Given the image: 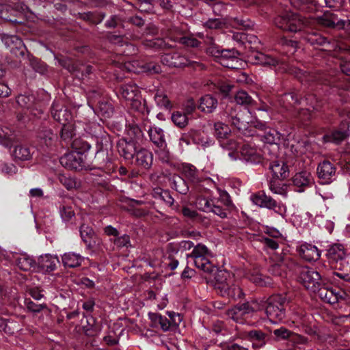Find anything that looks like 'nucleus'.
Here are the masks:
<instances>
[{"label":"nucleus","mask_w":350,"mask_h":350,"mask_svg":"<svg viewBox=\"0 0 350 350\" xmlns=\"http://www.w3.org/2000/svg\"><path fill=\"white\" fill-rule=\"evenodd\" d=\"M220 145L223 148L230 150L228 156L232 160L237 159V153H235L234 150L237 149L238 143L235 140L232 139H228L227 137L226 139L220 141Z\"/></svg>","instance_id":"obj_45"},{"label":"nucleus","mask_w":350,"mask_h":350,"mask_svg":"<svg viewBox=\"0 0 350 350\" xmlns=\"http://www.w3.org/2000/svg\"><path fill=\"white\" fill-rule=\"evenodd\" d=\"M130 105L131 107L140 113L143 116H146L148 115L150 110L148 109V107L146 106V102L145 100H142L141 95L139 94L138 96L136 97V98H134L133 100L130 101Z\"/></svg>","instance_id":"obj_38"},{"label":"nucleus","mask_w":350,"mask_h":350,"mask_svg":"<svg viewBox=\"0 0 350 350\" xmlns=\"http://www.w3.org/2000/svg\"><path fill=\"white\" fill-rule=\"evenodd\" d=\"M211 213L219 216L221 218L227 217L226 208L217 203L216 201L212 204Z\"/></svg>","instance_id":"obj_62"},{"label":"nucleus","mask_w":350,"mask_h":350,"mask_svg":"<svg viewBox=\"0 0 350 350\" xmlns=\"http://www.w3.org/2000/svg\"><path fill=\"white\" fill-rule=\"evenodd\" d=\"M260 136L265 142L270 144H277L281 139V134L274 129H265L264 134Z\"/></svg>","instance_id":"obj_39"},{"label":"nucleus","mask_w":350,"mask_h":350,"mask_svg":"<svg viewBox=\"0 0 350 350\" xmlns=\"http://www.w3.org/2000/svg\"><path fill=\"white\" fill-rule=\"evenodd\" d=\"M80 234L83 241L88 247L90 248L93 245L94 232L92 228L85 224H82L80 227Z\"/></svg>","instance_id":"obj_36"},{"label":"nucleus","mask_w":350,"mask_h":350,"mask_svg":"<svg viewBox=\"0 0 350 350\" xmlns=\"http://www.w3.org/2000/svg\"><path fill=\"white\" fill-rule=\"evenodd\" d=\"M16 265L20 269L27 271H30L31 268H34L36 262L30 256L23 254L17 258Z\"/></svg>","instance_id":"obj_40"},{"label":"nucleus","mask_w":350,"mask_h":350,"mask_svg":"<svg viewBox=\"0 0 350 350\" xmlns=\"http://www.w3.org/2000/svg\"><path fill=\"white\" fill-rule=\"evenodd\" d=\"M269 168L273 173V179L283 180L289 175L288 166L282 161H273L270 164Z\"/></svg>","instance_id":"obj_22"},{"label":"nucleus","mask_w":350,"mask_h":350,"mask_svg":"<svg viewBox=\"0 0 350 350\" xmlns=\"http://www.w3.org/2000/svg\"><path fill=\"white\" fill-rule=\"evenodd\" d=\"M250 280L256 285L261 286H267L272 284L271 278L269 277L263 276L261 274L252 275Z\"/></svg>","instance_id":"obj_58"},{"label":"nucleus","mask_w":350,"mask_h":350,"mask_svg":"<svg viewBox=\"0 0 350 350\" xmlns=\"http://www.w3.org/2000/svg\"><path fill=\"white\" fill-rule=\"evenodd\" d=\"M305 40L314 47L329 44L326 38L314 31H308L306 36L305 37Z\"/></svg>","instance_id":"obj_34"},{"label":"nucleus","mask_w":350,"mask_h":350,"mask_svg":"<svg viewBox=\"0 0 350 350\" xmlns=\"http://www.w3.org/2000/svg\"><path fill=\"white\" fill-rule=\"evenodd\" d=\"M59 180L67 189H72L76 187V181L70 176L61 174L59 176Z\"/></svg>","instance_id":"obj_63"},{"label":"nucleus","mask_w":350,"mask_h":350,"mask_svg":"<svg viewBox=\"0 0 350 350\" xmlns=\"http://www.w3.org/2000/svg\"><path fill=\"white\" fill-rule=\"evenodd\" d=\"M249 58L252 63L265 66H275L278 63L274 57L258 51L252 53Z\"/></svg>","instance_id":"obj_20"},{"label":"nucleus","mask_w":350,"mask_h":350,"mask_svg":"<svg viewBox=\"0 0 350 350\" xmlns=\"http://www.w3.org/2000/svg\"><path fill=\"white\" fill-rule=\"evenodd\" d=\"M319 297L325 302L331 305L336 304L342 296L333 288H328L321 286L317 292Z\"/></svg>","instance_id":"obj_19"},{"label":"nucleus","mask_w":350,"mask_h":350,"mask_svg":"<svg viewBox=\"0 0 350 350\" xmlns=\"http://www.w3.org/2000/svg\"><path fill=\"white\" fill-rule=\"evenodd\" d=\"M341 72L346 75L345 77H340L343 83H338L337 86L344 90H350V61L343 59L340 62Z\"/></svg>","instance_id":"obj_32"},{"label":"nucleus","mask_w":350,"mask_h":350,"mask_svg":"<svg viewBox=\"0 0 350 350\" xmlns=\"http://www.w3.org/2000/svg\"><path fill=\"white\" fill-rule=\"evenodd\" d=\"M226 113L228 114V121L231 122L232 125L241 133L246 135L251 121L250 111L246 109L240 110L237 107H229L227 109Z\"/></svg>","instance_id":"obj_5"},{"label":"nucleus","mask_w":350,"mask_h":350,"mask_svg":"<svg viewBox=\"0 0 350 350\" xmlns=\"http://www.w3.org/2000/svg\"><path fill=\"white\" fill-rule=\"evenodd\" d=\"M252 313L265 310L266 311L267 299H255L249 301Z\"/></svg>","instance_id":"obj_60"},{"label":"nucleus","mask_w":350,"mask_h":350,"mask_svg":"<svg viewBox=\"0 0 350 350\" xmlns=\"http://www.w3.org/2000/svg\"><path fill=\"white\" fill-rule=\"evenodd\" d=\"M218 191L219 196L217 199H215V201L226 208L231 206L232 203L230 195L226 191L221 189H219Z\"/></svg>","instance_id":"obj_57"},{"label":"nucleus","mask_w":350,"mask_h":350,"mask_svg":"<svg viewBox=\"0 0 350 350\" xmlns=\"http://www.w3.org/2000/svg\"><path fill=\"white\" fill-rule=\"evenodd\" d=\"M336 167L329 161H323L317 167L318 176L324 183L333 181L336 178Z\"/></svg>","instance_id":"obj_15"},{"label":"nucleus","mask_w":350,"mask_h":350,"mask_svg":"<svg viewBox=\"0 0 350 350\" xmlns=\"http://www.w3.org/2000/svg\"><path fill=\"white\" fill-rule=\"evenodd\" d=\"M269 189L275 194L286 197L287 195L288 186L286 184L279 182L277 179H271L269 182Z\"/></svg>","instance_id":"obj_50"},{"label":"nucleus","mask_w":350,"mask_h":350,"mask_svg":"<svg viewBox=\"0 0 350 350\" xmlns=\"http://www.w3.org/2000/svg\"><path fill=\"white\" fill-rule=\"evenodd\" d=\"M347 136V133L344 131H334L329 134L323 136L325 142H332L336 144L342 142Z\"/></svg>","instance_id":"obj_44"},{"label":"nucleus","mask_w":350,"mask_h":350,"mask_svg":"<svg viewBox=\"0 0 350 350\" xmlns=\"http://www.w3.org/2000/svg\"><path fill=\"white\" fill-rule=\"evenodd\" d=\"M154 100L158 106L165 109H170L172 105L167 96L161 92H157L154 96Z\"/></svg>","instance_id":"obj_55"},{"label":"nucleus","mask_w":350,"mask_h":350,"mask_svg":"<svg viewBox=\"0 0 350 350\" xmlns=\"http://www.w3.org/2000/svg\"><path fill=\"white\" fill-rule=\"evenodd\" d=\"M215 199H208L204 196H199L196 201V207L201 211L211 213L212 204Z\"/></svg>","instance_id":"obj_49"},{"label":"nucleus","mask_w":350,"mask_h":350,"mask_svg":"<svg viewBox=\"0 0 350 350\" xmlns=\"http://www.w3.org/2000/svg\"><path fill=\"white\" fill-rule=\"evenodd\" d=\"M213 272H215V287L219 290L221 293V286H228V284L231 282L230 280H228V278L230 277V273L224 270H217L215 267L213 271L211 273Z\"/></svg>","instance_id":"obj_31"},{"label":"nucleus","mask_w":350,"mask_h":350,"mask_svg":"<svg viewBox=\"0 0 350 350\" xmlns=\"http://www.w3.org/2000/svg\"><path fill=\"white\" fill-rule=\"evenodd\" d=\"M59 209L61 217L64 221H69L75 216V213L71 206L62 205Z\"/></svg>","instance_id":"obj_61"},{"label":"nucleus","mask_w":350,"mask_h":350,"mask_svg":"<svg viewBox=\"0 0 350 350\" xmlns=\"http://www.w3.org/2000/svg\"><path fill=\"white\" fill-rule=\"evenodd\" d=\"M16 102L22 108L29 110L30 113L33 116H37L42 113L40 109L34 107V97L33 96L19 95Z\"/></svg>","instance_id":"obj_23"},{"label":"nucleus","mask_w":350,"mask_h":350,"mask_svg":"<svg viewBox=\"0 0 350 350\" xmlns=\"http://www.w3.org/2000/svg\"><path fill=\"white\" fill-rule=\"evenodd\" d=\"M221 295L222 296L231 297L234 299H241L244 297L242 289L239 286L231 284V282L228 286H221Z\"/></svg>","instance_id":"obj_30"},{"label":"nucleus","mask_w":350,"mask_h":350,"mask_svg":"<svg viewBox=\"0 0 350 350\" xmlns=\"http://www.w3.org/2000/svg\"><path fill=\"white\" fill-rule=\"evenodd\" d=\"M172 180V187L176 189L178 193L181 194H186L188 192L189 186L182 177L178 175H174Z\"/></svg>","instance_id":"obj_48"},{"label":"nucleus","mask_w":350,"mask_h":350,"mask_svg":"<svg viewBox=\"0 0 350 350\" xmlns=\"http://www.w3.org/2000/svg\"><path fill=\"white\" fill-rule=\"evenodd\" d=\"M15 135L8 129L0 126V143L5 147L10 146L15 140Z\"/></svg>","instance_id":"obj_46"},{"label":"nucleus","mask_w":350,"mask_h":350,"mask_svg":"<svg viewBox=\"0 0 350 350\" xmlns=\"http://www.w3.org/2000/svg\"><path fill=\"white\" fill-rule=\"evenodd\" d=\"M58 64L64 68L68 69L70 72H75L77 70L81 71L82 72L85 71L86 74H90L92 72L91 66H81L79 68H76L73 65H71V61L68 59H58Z\"/></svg>","instance_id":"obj_43"},{"label":"nucleus","mask_w":350,"mask_h":350,"mask_svg":"<svg viewBox=\"0 0 350 350\" xmlns=\"http://www.w3.org/2000/svg\"><path fill=\"white\" fill-rule=\"evenodd\" d=\"M62 125L61 137L64 140L71 139L75 135V127L72 121Z\"/></svg>","instance_id":"obj_54"},{"label":"nucleus","mask_w":350,"mask_h":350,"mask_svg":"<svg viewBox=\"0 0 350 350\" xmlns=\"http://www.w3.org/2000/svg\"><path fill=\"white\" fill-rule=\"evenodd\" d=\"M150 318L155 325H159L163 331L166 332L169 330L170 327V322L165 317H163L160 314L152 313L150 314Z\"/></svg>","instance_id":"obj_47"},{"label":"nucleus","mask_w":350,"mask_h":350,"mask_svg":"<svg viewBox=\"0 0 350 350\" xmlns=\"http://www.w3.org/2000/svg\"><path fill=\"white\" fill-rule=\"evenodd\" d=\"M275 25L284 31L297 32L304 27H312L317 24L321 27L340 29L344 25L343 20L330 12H325L317 18L301 16L293 12H287L275 18Z\"/></svg>","instance_id":"obj_1"},{"label":"nucleus","mask_w":350,"mask_h":350,"mask_svg":"<svg viewBox=\"0 0 350 350\" xmlns=\"http://www.w3.org/2000/svg\"><path fill=\"white\" fill-rule=\"evenodd\" d=\"M299 280L306 288L314 293L322 285L319 273L312 268H303L300 272Z\"/></svg>","instance_id":"obj_7"},{"label":"nucleus","mask_w":350,"mask_h":350,"mask_svg":"<svg viewBox=\"0 0 350 350\" xmlns=\"http://www.w3.org/2000/svg\"><path fill=\"white\" fill-rule=\"evenodd\" d=\"M120 93L125 100L131 101L140 94V91L135 84L127 83L121 86Z\"/></svg>","instance_id":"obj_29"},{"label":"nucleus","mask_w":350,"mask_h":350,"mask_svg":"<svg viewBox=\"0 0 350 350\" xmlns=\"http://www.w3.org/2000/svg\"><path fill=\"white\" fill-rule=\"evenodd\" d=\"M84 258L79 254L75 252H66L62 256V261L64 267L75 268L79 267Z\"/></svg>","instance_id":"obj_24"},{"label":"nucleus","mask_w":350,"mask_h":350,"mask_svg":"<svg viewBox=\"0 0 350 350\" xmlns=\"http://www.w3.org/2000/svg\"><path fill=\"white\" fill-rule=\"evenodd\" d=\"M125 66L129 71L134 72L142 71L150 74H158L161 72V66L153 62L139 64L138 62L134 61L132 63L128 62Z\"/></svg>","instance_id":"obj_17"},{"label":"nucleus","mask_w":350,"mask_h":350,"mask_svg":"<svg viewBox=\"0 0 350 350\" xmlns=\"http://www.w3.org/2000/svg\"><path fill=\"white\" fill-rule=\"evenodd\" d=\"M135 155L137 165L144 169H149L151 167L153 160L152 152L146 149H141L137 152Z\"/></svg>","instance_id":"obj_26"},{"label":"nucleus","mask_w":350,"mask_h":350,"mask_svg":"<svg viewBox=\"0 0 350 350\" xmlns=\"http://www.w3.org/2000/svg\"><path fill=\"white\" fill-rule=\"evenodd\" d=\"M240 154L243 159L252 163H258L261 161L262 151L254 144L247 142L242 145Z\"/></svg>","instance_id":"obj_11"},{"label":"nucleus","mask_w":350,"mask_h":350,"mask_svg":"<svg viewBox=\"0 0 350 350\" xmlns=\"http://www.w3.org/2000/svg\"><path fill=\"white\" fill-rule=\"evenodd\" d=\"M148 133L150 140L157 147H167L163 131L158 127H150Z\"/></svg>","instance_id":"obj_28"},{"label":"nucleus","mask_w":350,"mask_h":350,"mask_svg":"<svg viewBox=\"0 0 350 350\" xmlns=\"http://www.w3.org/2000/svg\"><path fill=\"white\" fill-rule=\"evenodd\" d=\"M247 336L252 342L254 349L261 348L266 344V334L261 330H251L247 333Z\"/></svg>","instance_id":"obj_27"},{"label":"nucleus","mask_w":350,"mask_h":350,"mask_svg":"<svg viewBox=\"0 0 350 350\" xmlns=\"http://www.w3.org/2000/svg\"><path fill=\"white\" fill-rule=\"evenodd\" d=\"M188 262H192L199 269L206 273L213 271L214 267L211 262L213 257L211 251L204 244L198 243L193 247L192 252L186 255Z\"/></svg>","instance_id":"obj_3"},{"label":"nucleus","mask_w":350,"mask_h":350,"mask_svg":"<svg viewBox=\"0 0 350 350\" xmlns=\"http://www.w3.org/2000/svg\"><path fill=\"white\" fill-rule=\"evenodd\" d=\"M287 304L286 296L280 294L267 299L266 315L271 323H277L285 318Z\"/></svg>","instance_id":"obj_4"},{"label":"nucleus","mask_w":350,"mask_h":350,"mask_svg":"<svg viewBox=\"0 0 350 350\" xmlns=\"http://www.w3.org/2000/svg\"><path fill=\"white\" fill-rule=\"evenodd\" d=\"M171 38L174 42H179L183 44H185L187 46H191V47H197L198 46L200 42L198 40L193 38L189 37H180V36H174L173 35L171 36Z\"/></svg>","instance_id":"obj_56"},{"label":"nucleus","mask_w":350,"mask_h":350,"mask_svg":"<svg viewBox=\"0 0 350 350\" xmlns=\"http://www.w3.org/2000/svg\"><path fill=\"white\" fill-rule=\"evenodd\" d=\"M215 135L219 140L225 139L230 135L231 131L227 124L217 122L214 124Z\"/></svg>","instance_id":"obj_42"},{"label":"nucleus","mask_w":350,"mask_h":350,"mask_svg":"<svg viewBox=\"0 0 350 350\" xmlns=\"http://www.w3.org/2000/svg\"><path fill=\"white\" fill-rule=\"evenodd\" d=\"M208 52L215 56L217 62L224 67L239 69L242 65V62L239 58L238 53L235 50L219 51L213 47H210Z\"/></svg>","instance_id":"obj_6"},{"label":"nucleus","mask_w":350,"mask_h":350,"mask_svg":"<svg viewBox=\"0 0 350 350\" xmlns=\"http://www.w3.org/2000/svg\"><path fill=\"white\" fill-rule=\"evenodd\" d=\"M326 256L329 264L335 269H337L338 262H340V265H342V262L346 256L344 246L341 244L331 245L327 250Z\"/></svg>","instance_id":"obj_14"},{"label":"nucleus","mask_w":350,"mask_h":350,"mask_svg":"<svg viewBox=\"0 0 350 350\" xmlns=\"http://www.w3.org/2000/svg\"><path fill=\"white\" fill-rule=\"evenodd\" d=\"M217 99L212 95L206 94L200 100L198 108L204 113H212L217 107Z\"/></svg>","instance_id":"obj_25"},{"label":"nucleus","mask_w":350,"mask_h":350,"mask_svg":"<svg viewBox=\"0 0 350 350\" xmlns=\"http://www.w3.org/2000/svg\"><path fill=\"white\" fill-rule=\"evenodd\" d=\"M161 61L163 64L168 66L180 67L191 66L194 68L199 67L200 68H202V66L199 62L191 61L177 51L165 53L161 56Z\"/></svg>","instance_id":"obj_8"},{"label":"nucleus","mask_w":350,"mask_h":350,"mask_svg":"<svg viewBox=\"0 0 350 350\" xmlns=\"http://www.w3.org/2000/svg\"><path fill=\"white\" fill-rule=\"evenodd\" d=\"M171 119L174 124L180 129L185 128L188 124V116L180 111H174Z\"/></svg>","instance_id":"obj_51"},{"label":"nucleus","mask_w":350,"mask_h":350,"mask_svg":"<svg viewBox=\"0 0 350 350\" xmlns=\"http://www.w3.org/2000/svg\"><path fill=\"white\" fill-rule=\"evenodd\" d=\"M292 181L298 192L304 191L306 189L311 187L314 183L313 176L308 171H301L296 173L293 177Z\"/></svg>","instance_id":"obj_13"},{"label":"nucleus","mask_w":350,"mask_h":350,"mask_svg":"<svg viewBox=\"0 0 350 350\" xmlns=\"http://www.w3.org/2000/svg\"><path fill=\"white\" fill-rule=\"evenodd\" d=\"M297 251L301 258L309 262L316 261L321 256L319 249L315 245L307 243L301 244Z\"/></svg>","instance_id":"obj_18"},{"label":"nucleus","mask_w":350,"mask_h":350,"mask_svg":"<svg viewBox=\"0 0 350 350\" xmlns=\"http://www.w3.org/2000/svg\"><path fill=\"white\" fill-rule=\"evenodd\" d=\"M2 42L6 48L15 56L25 55L26 47L18 36L16 35H4L2 38Z\"/></svg>","instance_id":"obj_10"},{"label":"nucleus","mask_w":350,"mask_h":350,"mask_svg":"<svg viewBox=\"0 0 350 350\" xmlns=\"http://www.w3.org/2000/svg\"><path fill=\"white\" fill-rule=\"evenodd\" d=\"M281 101L283 107L286 109H288L291 106L295 107L296 105L301 103L297 96L294 93L284 94L281 98Z\"/></svg>","instance_id":"obj_52"},{"label":"nucleus","mask_w":350,"mask_h":350,"mask_svg":"<svg viewBox=\"0 0 350 350\" xmlns=\"http://www.w3.org/2000/svg\"><path fill=\"white\" fill-rule=\"evenodd\" d=\"M59 262L57 257L50 254L40 256L38 260V266L45 272H51L56 269V265Z\"/></svg>","instance_id":"obj_21"},{"label":"nucleus","mask_w":350,"mask_h":350,"mask_svg":"<svg viewBox=\"0 0 350 350\" xmlns=\"http://www.w3.org/2000/svg\"><path fill=\"white\" fill-rule=\"evenodd\" d=\"M117 149L120 155L125 160L131 161L135 154H136L137 150L136 142L134 139H126L122 138L118 140L117 143Z\"/></svg>","instance_id":"obj_12"},{"label":"nucleus","mask_w":350,"mask_h":350,"mask_svg":"<svg viewBox=\"0 0 350 350\" xmlns=\"http://www.w3.org/2000/svg\"><path fill=\"white\" fill-rule=\"evenodd\" d=\"M234 100L237 104L240 105H249L253 102L252 97L243 90H241L237 92L234 96Z\"/></svg>","instance_id":"obj_53"},{"label":"nucleus","mask_w":350,"mask_h":350,"mask_svg":"<svg viewBox=\"0 0 350 350\" xmlns=\"http://www.w3.org/2000/svg\"><path fill=\"white\" fill-rule=\"evenodd\" d=\"M294 262L289 256H284L281 258L279 263H275L269 268V272L274 275H281L283 267H288L292 268Z\"/></svg>","instance_id":"obj_33"},{"label":"nucleus","mask_w":350,"mask_h":350,"mask_svg":"<svg viewBox=\"0 0 350 350\" xmlns=\"http://www.w3.org/2000/svg\"><path fill=\"white\" fill-rule=\"evenodd\" d=\"M51 114L54 120L61 124H65V123L72 121L71 112L59 102H53Z\"/></svg>","instance_id":"obj_16"},{"label":"nucleus","mask_w":350,"mask_h":350,"mask_svg":"<svg viewBox=\"0 0 350 350\" xmlns=\"http://www.w3.org/2000/svg\"><path fill=\"white\" fill-rule=\"evenodd\" d=\"M12 156L15 160L27 161L32 157L30 149L26 146H17L14 148Z\"/></svg>","instance_id":"obj_41"},{"label":"nucleus","mask_w":350,"mask_h":350,"mask_svg":"<svg viewBox=\"0 0 350 350\" xmlns=\"http://www.w3.org/2000/svg\"><path fill=\"white\" fill-rule=\"evenodd\" d=\"M227 316L236 322H242L243 318V316L242 315L237 305L228 310Z\"/></svg>","instance_id":"obj_59"},{"label":"nucleus","mask_w":350,"mask_h":350,"mask_svg":"<svg viewBox=\"0 0 350 350\" xmlns=\"http://www.w3.org/2000/svg\"><path fill=\"white\" fill-rule=\"evenodd\" d=\"M18 10L13 9L10 5L0 3V18L13 23H17V20L14 18L16 15Z\"/></svg>","instance_id":"obj_37"},{"label":"nucleus","mask_w":350,"mask_h":350,"mask_svg":"<svg viewBox=\"0 0 350 350\" xmlns=\"http://www.w3.org/2000/svg\"><path fill=\"white\" fill-rule=\"evenodd\" d=\"M183 174L192 184L196 185L200 182L198 172L196 167L192 165H184L183 167Z\"/></svg>","instance_id":"obj_35"},{"label":"nucleus","mask_w":350,"mask_h":350,"mask_svg":"<svg viewBox=\"0 0 350 350\" xmlns=\"http://www.w3.org/2000/svg\"><path fill=\"white\" fill-rule=\"evenodd\" d=\"M250 200L253 204L260 207L273 210L279 213L280 204L271 196H267L264 192H258L251 195Z\"/></svg>","instance_id":"obj_9"},{"label":"nucleus","mask_w":350,"mask_h":350,"mask_svg":"<svg viewBox=\"0 0 350 350\" xmlns=\"http://www.w3.org/2000/svg\"><path fill=\"white\" fill-rule=\"evenodd\" d=\"M72 148L77 151L65 154L60 159L62 166L69 170H81L84 166L82 152L88 150L90 146L81 139H75L72 143Z\"/></svg>","instance_id":"obj_2"},{"label":"nucleus","mask_w":350,"mask_h":350,"mask_svg":"<svg viewBox=\"0 0 350 350\" xmlns=\"http://www.w3.org/2000/svg\"><path fill=\"white\" fill-rule=\"evenodd\" d=\"M273 334L280 339H287L293 337V333L285 327H280L273 331Z\"/></svg>","instance_id":"obj_64"}]
</instances>
